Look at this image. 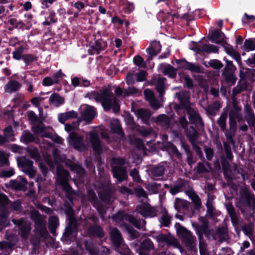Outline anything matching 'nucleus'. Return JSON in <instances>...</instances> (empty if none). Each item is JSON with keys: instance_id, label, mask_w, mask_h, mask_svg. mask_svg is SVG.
Masks as SVG:
<instances>
[{"instance_id": "obj_1", "label": "nucleus", "mask_w": 255, "mask_h": 255, "mask_svg": "<svg viewBox=\"0 0 255 255\" xmlns=\"http://www.w3.org/2000/svg\"><path fill=\"white\" fill-rule=\"evenodd\" d=\"M237 206L240 208L242 213H244L248 208H252L255 213V195L246 189L240 192L239 200Z\"/></svg>"}, {"instance_id": "obj_2", "label": "nucleus", "mask_w": 255, "mask_h": 255, "mask_svg": "<svg viewBox=\"0 0 255 255\" xmlns=\"http://www.w3.org/2000/svg\"><path fill=\"white\" fill-rule=\"evenodd\" d=\"M30 218L34 223L35 228L38 233L42 237H46L48 235L44 221L39 211L33 209L30 212Z\"/></svg>"}, {"instance_id": "obj_3", "label": "nucleus", "mask_w": 255, "mask_h": 255, "mask_svg": "<svg viewBox=\"0 0 255 255\" xmlns=\"http://www.w3.org/2000/svg\"><path fill=\"white\" fill-rule=\"evenodd\" d=\"M178 237L182 239L187 248H192L194 246L195 237L192 232L182 226L179 223H176L174 225Z\"/></svg>"}, {"instance_id": "obj_4", "label": "nucleus", "mask_w": 255, "mask_h": 255, "mask_svg": "<svg viewBox=\"0 0 255 255\" xmlns=\"http://www.w3.org/2000/svg\"><path fill=\"white\" fill-rule=\"evenodd\" d=\"M17 165L23 169L22 171L27 175L30 178H33L36 175V170L33 167V162L23 156L17 159Z\"/></svg>"}, {"instance_id": "obj_5", "label": "nucleus", "mask_w": 255, "mask_h": 255, "mask_svg": "<svg viewBox=\"0 0 255 255\" xmlns=\"http://www.w3.org/2000/svg\"><path fill=\"white\" fill-rule=\"evenodd\" d=\"M12 222L13 224L17 227L21 238L27 239L31 231L30 223L23 218L19 219H13Z\"/></svg>"}, {"instance_id": "obj_6", "label": "nucleus", "mask_w": 255, "mask_h": 255, "mask_svg": "<svg viewBox=\"0 0 255 255\" xmlns=\"http://www.w3.org/2000/svg\"><path fill=\"white\" fill-rule=\"evenodd\" d=\"M175 62L178 65L179 68L189 70L193 73H203V68L202 66L199 64L189 62L187 61L185 58L176 59Z\"/></svg>"}, {"instance_id": "obj_7", "label": "nucleus", "mask_w": 255, "mask_h": 255, "mask_svg": "<svg viewBox=\"0 0 255 255\" xmlns=\"http://www.w3.org/2000/svg\"><path fill=\"white\" fill-rule=\"evenodd\" d=\"M107 100L103 103L102 107L105 111H109L112 108L114 113H117L120 111V105L117 99L113 98V94L110 90Z\"/></svg>"}, {"instance_id": "obj_8", "label": "nucleus", "mask_w": 255, "mask_h": 255, "mask_svg": "<svg viewBox=\"0 0 255 255\" xmlns=\"http://www.w3.org/2000/svg\"><path fill=\"white\" fill-rule=\"evenodd\" d=\"M110 89L108 88H105L102 90L99 91H93L91 92H88L86 94L85 97L89 99H94L97 102L101 103L103 106V102L107 100V97L108 96V93Z\"/></svg>"}, {"instance_id": "obj_9", "label": "nucleus", "mask_w": 255, "mask_h": 255, "mask_svg": "<svg viewBox=\"0 0 255 255\" xmlns=\"http://www.w3.org/2000/svg\"><path fill=\"white\" fill-rule=\"evenodd\" d=\"M70 142L73 148L80 151H84L86 149V146L84 143V138L79 135L76 132L72 131L69 135Z\"/></svg>"}, {"instance_id": "obj_10", "label": "nucleus", "mask_w": 255, "mask_h": 255, "mask_svg": "<svg viewBox=\"0 0 255 255\" xmlns=\"http://www.w3.org/2000/svg\"><path fill=\"white\" fill-rule=\"evenodd\" d=\"M187 114L191 124L195 125L199 129L204 128V124L198 111L192 108L187 111Z\"/></svg>"}, {"instance_id": "obj_11", "label": "nucleus", "mask_w": 255, "mask_h": 255, "mask_svg": "<svg viewBox=\"0 0 255 255\" xmlns=\"http://www.w3.org/2000/svg\"><path fill=\"white\" fill-rule=\"evenodd\" d=\"M111 171L113 177L117 179L118 182L122 183L124 181H128V175L126 167L112 166Z\"/></svg>"}, {"instance_id": "obj_12", "label": "nucleus", "mask_w": 255, "mask_h": 255, "mask_svg": "<svg viewBox=\"0 0 255 255\" xmlns=\"http://www.w3.org/2000/svg\"><path fill=\"white\" fill-rule=\"evenodd\" d=\"M69 176V172L67 170L64 169L63 167L57 168V180L62 188L69 187V186H71L68 182Z\"/></svg>"}, {"instance_id": "obj_13", "label": "nucleus", "mask_w": 255, "mask_h": 255, "mask_svg": "<svg viewBox=\"0 0 255 255\" xmlns=\"http://www.w3.org/2000/svg\"><path fill=\"white\" fill-rule=\"evenodd\" d=\"M87 232L90 236L100 239L103 238L105 235L102 227L98 224L90 225L88 228Z\"/></svg>"}, {"instance_id": "obj_14", "label": "nucleus", "mask_w": 255, "mask_h": 255, "mask_svg": "<svg viewBox=\"0 0 255 255\" xmlns=\"http://www.w3.org/2000/svg\"><path fill=\"white\" fill-rule=\"evenodd\" d=\"M90 139L93 151L98 154H101L103 149L98 134L96 133H91Z\"/></svg>"}, {"instance_id": "obj_15", "label": "nucleus", "mask_w": 255, "mask_h": 255, "mask_svg": "<svg viewBox=\"0 0 255 255\" xmlns=\"http://www.w3.org/2000/svg\"><path fill=\"white\" fill-rule=\"evenodd\" d=\"M156 239L158 243H165L169 246L176 247L179 245L177 239L170 235L160 234L156 236Z\"/></svg>"}, {"instance_id": "obj_16", "label": "nucleus", "mask_w": 255, "mask_h": 255, "mask_svg": "<svg viewBox=\"0 0 255 255\" xmlns=\"http://www.w3.org/2000/svg\"><path fill=\"white\" fill-rule=\"evenodd\" d=\"M176 95L180 104L183 107V110H186L187 112L192 108L191 106L189 96L187 94L184 92H180L176 93Z\"/></svg>"}, {"instance_id": "obj_17", "label": "nucleus", "mask_w": 255, "mask_h": 255, "mask_svg": "<svg viewBox=\"0 0 255 255\" xmlns=\"http://www.w3.org/2000/svg\"><path fill=\"white\" fill-rule=\"evenodd\" d=\"M21 87L20 83L16 80L11 79L4 85V89L5 93L12 94L18 91Z\"/></svg>"}, {"instance_id": "obj_18", "label": "nucleus", "mask_w": 255, "mask_h": 255, "mask_svg": "<svg viewBox=\"0 0 255 255\" xmlns=\"http://www.w3.org/2000/svg\"><path fill=\"white\" fill-rule=\"evenodd\" d=\"M137 249L150 252L155 251V248L153 242L149 238H146L140 241Z\"/></svg>"}, {"instance_id": "obj_19", "label": "nucleus", "mask_w": 255, "mask_h": 255, "mask_svg": "<svg viewBox=\"0 0 255 255\" xmlns=\"http://www.w3.org/2000/svg\"><path fill=\"white\" fill-rule=\"evenodd\" d=\"M110 238L115 248L119 247L122 243L121 233L117 228H114L111 232Z\"/></svg>"}, {"instance_id": "obj_20", "label": "nucleus", "mask_w": 255, "mask_h": 255, "mask_svg": "<svg viewBox=\"0 0 255 255\" xmlns=\"http://www.w3.org/2000/svg\"><path fill=\"white\" fill-rule=\"evenodd\" d=\"M226 206L233 225L235 226L239 225V220L236 214L235 209L232 203H229L226 204Z\"/></svg>"}, {"instance_id": "obj_21", "label": "nucleus", "mask_w": 255, "mask_h": 255, "mask_svg": "<svg viewBox=\"0 0 255 255\" xmlns=\"http://www.w3.org/2000/svg\"><path fill=\"white\" fill-rule=\"evenodd\" d=\"M96 115L95 109L93 106H88L84 110L82 117L84 121L88 123H91L94 119Z\"/></svg>"}, {"instance_id": "obj_22", "label": "nucleus", "mask_w": 255, "mask_h": 255, "mask_svg": "<svg viewBox=\"0 0 255 255\" xmlns=\"http://www.w3.org/2000/svg\"><path fill=\"white\" fill-rule=\"evenodd\" d=\"M186 194L192 200L195 210H199L201 206V201L196 192L193 190H188L186 191Z\"/></svg>"}, {"instance_id": "obj_23", "label": "nucleus", "mask_w": 255, "mask_h": 255, "mask_svg": "<svg viewBox=\"0 0 255 255\" xmlns=\"http://www.w3.org/2000/svg\"><path fill=\"white\" fill-rule=\"evenodd\" d=\"M223 35L224 38H226L225 34L220 30L218 29H210L209 31V34L207 36L208 39L213 43L215 42L221 37Z\"/></svg>"}, {"instance_id": "obj_24", "label": "nucleus", "mask_w": 255, "mask_h": 255, "mask_svg": "<svg viewBox=\"0 0 255 255\" xmlns=\"http://www.w3.org/2000/svg\"><path fill=\"white\" fill-rule=\"evenodd\" d=\"M136 114L138 118L140 119L143 124H149V120L151 114L148 110L142 108L138 109Z\"/></svg>"}, {"instance_id": "obj_25", "label": "nucleus", "mask_w": 255, "mask_h": 255, "mask_svg": "<svg viewBox=\"0 0 255 255\" xmlns=\"http://www.w3.org/2000/svg\"><path fill=\"white\" fill-rule=\"evenodd\" d=\"M161 68L164 75H168L169 78L172 79H174L176 77V69L170 64H168L161 66Z\"/></svg>"}, {"instance_id": "obj_26", "label": "nucleus", "mask_w": 255, "mask_h": 255, "mask_svg": "<svg viewBox=\"0 0 255 255\" xmlns=\"http://www.w3.org/2000/svg\"><path fill=\"white\" fill-rule=\"evenodd\" d=\"M59 225V220L56 216H52L50 218L48 224V228L53 235H56V228Z\"/></svg>"}, {"instance_id": "obj_27", "label": "nucleus", "mask_w": 255, "mask_h": 255, "mask_svg": "<svg viewBox=\"0 0 255 255\" xmlns=\"http://www.w3.org/2000/svg\"><path fill=\"white\" fill-rule=\"evenodd\" d=\"M49 101L50 103L53 104L56 107H58L64 103V99L61 97L59 94L56 93L50 96Z\"/></svg>"}, {"instance_id": "obj_28", "label": "nucleus", "mask_w": 255, "mask_h": 255, "mask_svg": "<svg viewBox=\"0 0 255 255\" xmlns=\"http://www.w3.org/2000/svg\"><path fill=\"white\" fill-rule=\"evenodd\" d=\"M35 139L34 135L28 130H24L20 137V141L25 144L34 142Z\"/></svg>"}, {"instance_id": "obj_29", "label": "nucleus", "mask_w": 255, "mask_h": 255, "mask_svg": "<svg viewBox=\"0 0 255 255\" xmlns=\"http://www.w3.org/2000/svg\"><path fill=\"white\" fill-rule=\"evenodd\" d=\"M199 133L196 128L193 126H190L187 132V136L190 142L193 144L197 140Z\"/></svg>"}, {"instance_id": "obj_30", "label": "nucleus", "mask_w": 255, "mask_h": 255, "mask_svg": "<svg viewBox=\"0 0 255 255\" xmlns=\"http://www.w3.org/2000/svg\"><path fill=\"white\" fill-rule=\"evenodd\" d=\"M3 134V136L5 138V140H7V142L9 141H15V138H14V133L12 128L10 125L4 128Z\"/></svg>"}, {"instance_id": "obj_31", "label": "nucleus", "mask_w": 255, "mask_h": 255, "mask_svg": "<svg viewBox=\"0 0 255 255\" xmlns=\"http://www.w3.org/2000/svg\"><path fill=\"white\" fill-rule=\"evenodd\" d=\"M106 46L107 42L102 39H100L95 41V44L92 46V48L97 54H99L100 51L104 50Z\"/></svg>"}, {"instance_id": "obj_32", "label": "nucleus", "mask_w": 255, "mask_h": 255, "mask_svg": "<svg viewBox=\"0 0 255 255\" xmlns=\"http://www.w3.org/2000/svg\"><path fill=\"white\" fill-rule=\"evenodd\" d=\"M27 152L29 154L31 158L39 160L40 159V155L38 151V148L35 146H28L25 148Z\"/></svg>"}, {"instance_id": "obj_33", "label": "nucleus", "mask_w": 255, "mask_h": 255, "mask_svg": "<svg viewBox=\"0 0 255 255\" xmlns=\"http://www.w3.org/2000/svg\"><path fill=\"white\" fill-rule=\"evenodd\" d=\"M186 181L184 179L179 178V181L174 186L171 187L170 189V193L174 195L178 192L181 191L182 189L185 186Z\"/></svg>"}, {"instance_id": "obj_34", "label": "nucleus", "mask_w": 255, "mask_h": 255, "mask_svg": "<svg viewBox=\"0 0 255 255\" xmlns=\"http://www.w3.org/2000/svg\"><path fill=\"white\" fill-rule=\"evenodd\" d=\"M150 171L153 177H161L164 174L165 168L162 165H158L152 167Z\"/></svg>"}, {"instance_id": "obj_35", "label": "nucleus", "mask_w": 255, "mask_h": 255, "mask_svg": "<svg viewBox=\"0 0 255 255\" xmlns=\"http://www.w3.org/2000/svg\"><path fill=\"white\" fill-rule=\"evenodd\" d=\"M166 79L163 77H160L157 79L155 83V89L156 91L159 93L160 96H162L164 91V82Z\"/></svg>"}, {"instance_id": "obj_36", "label": "nucleus", "mask_w": 255, "mask_h": 255, "mask_svg": "<svg viewBox=\"0 0 255 255\" xmlns=\"http://www.w3.org/2000/svg\"><path fill=\"white\" fill-rule=\"evenodd\" d=\"M111 129L114 133L117 134L122 137L125 135L121 125L119 122L112 123L111 125Z\"/></svg>"}, {"instance_id": "obj_37", "label": "nucleus", "mask_w": 255, "mask_h": 255, "mask_svg": "<svg viewBox=\"0 0 255 255\" xmlns=\"http://www.w3.org/2000/svg\"><path fill=\"white\" fill-rule=\"evenodd\" d=\"M235 72H223L222 75L225 77L227 83L234 85L237 81V77L234 75Z\"/></svg>"}, {"instance_id": "obj_38", "label": "nucleus", "mask_w": 255, "mask_h": 255, "mask_svg": "<svg viewBox=\"0 0 255 255\" xmlns=\"http://www.w3.org/2000/svg\"><path fill=\"white\" fill-rule=\"evenodd\" d=\"M22 60L24 62L25 66L31 65L33 62L37 60V57L32 54H24Z\"/></svg>"}, {"instance_id": "obj_39", "label": "nucleus", "mask_w": 255, "mask_h": 255, "mask_svg": "<svg viewBox=\"0 0 255 255\" xmlns=\"http://www.w3.org/2000/svg\"><path fill=\"white\" fill-rule=\"evenodd\" d=\"M117 252L121 255H133L128 246L121 244L119 247H115Z\"/></svg>"}, {"instance_id": "obj_40", "label": "nucleus", "mask_w": 255, "mask_h": 255, "mask_svg": "<svg viewBox=\"0 0 255 255\" xmlns=\"http://www.w3.org/2000/svg\"><path fill=\"white\" fill-rule=\"evenodd\" d=\"M126 220L128 221L130 224L138 229H143L141 225V220L136 219L134 217L130 215L128 216Z\"/></svg>"}, {"instance_id": "obj_41", "label": "nucleus", "mask_w": 255, "mask_h": 255, "mask_svg": "<svg viewBox=\"0 0 255 255\" xmlns=\"http://www.w3.org/2000/svg\"><path fill=\"white\" fill-rule=\"evenodd\" d=\"M206 67L210 66L212 68L216 70H220L223 67V64L219 60L211 59L208 62V65L205 64Z\"/></svg>"}, {"instance_id": "obj_42", "label": "nucleus", "mask_w": 255, "mask_h": 255, "mask_svg": "<svg viewBox=\"0 0 255 255\" xmlns=\"http://www.w3.org/2000/svg\"><path fill=\"white\" fill-rule=\"evenodd\" d=\"M9 224L6 214L4 212L1 213L0 214V231H1L5 227H8Z\"/></svg>"}, {"instance_id": "obj_43", "label": "nucleus", "mask_w": 255, "mask_h": 255, "mask_svg": "<svg viewBox=\"0 0 255 255\" xmlns=\"http://www.w3.org/2000/svg\"><path fill=\"white\" fill-rule=\"evenodd\" d=\"M227 118V113H223L219 119L218 120V124L220 127L221 130L224 131L226 130V119Z\"/></svg>"}, {"instance_id": "obj_44", "label": "nucleus", "mask_w": 255, "mask_h": 255, "mask_svg": "<svg viewBox=\"0 0 255 255\" xmlns=\"http://www.w3.org/2000/svg\"><path fill=\"white\" fill-rule=\"evenodd\" d=\"M76 230V229L67 226L62 236L63 240L65 241H69L70 240V237L73 235L74 232H77Z\"/></svg>"}, {"instance_id": "obj_45", "label": "nucleus", "mask_w": 255, "mask_h": 255, "mask_svg": "<svg viewBox=\"0 0 255 255\" xmlns=\"http://www.w3.org/2000/svg\"><path fill=\"white\" fill-rule=\"evenodd\" d=\"M87 197L88 201L91 203L92 206L99 201L95 192L93 189H89L88 190Z\"/></svg>"}, {"instance_id": "obj_46", "label": "nucleus", "mask_w": 255, "mask_h": 255, "mask_svg": "<svg viewBox=\"0 0 255 255\" xmlns=\"http://www.w3.org/2000/svg\"><path fill=\"white\" fill-rule=\"evenodd\" d=\"M243 48L246 52L254 50H255V43L251 39H246L244 42Z\"/></svg>"}, {"instance_id": "obj_47", "label": "nucleus", "mask_w": 255, "mask_h": 255, "mask_svg": "<svg viewBox=\"0 0 255 255\" xmlns=\"http://www.w3.org/2000/svg\"><path fill=\"white\" fill-rule=\"evenodd\" d=\"M23 50L24 47L22 45L17 48L12 52L13 58L16 60H20L21 59H22Z\"/></svg>"}, {"instance_id": "obj_48", "label": "nucleus", "mask_w": 255, "mask_h": 255, "mask_svg": "<svg viewBox=\"0 0 255 255\" xmlns=\"http://www.w3.org/2000/svg\"><path fill=\"white\" fill-rule=\"evenodd\" d=\"M202 50L208 53H218L219 49L218 47L214 45L205 44L202 46Z\"/></svg>"}, {"instance_id": "obj_49", "label": "nucleus", "mask_w": 255, "mask_h": 255, "mask_svg": "<svg viewBox=\"0 0 255 255\" xmlns=\"http://www.w3.org/2000/svg\"><path fill=\"white\" fill-rule=\"evenodd\" d=\"M128 215H129L123 211H119L113 215V219L115 221L122 222L126 220Z\"/></svg>"}, {"instance_id": "obj_50", "label": "nucleus", "mask_w": 255, "mask_h": 255, "mask_svg": "<svg viewBox=\"0 0 255 255\" xmlns=\"http://www.w3.org/2000/svg\"><path fill=\"white\" fill-rule=\"evenodd\" d=\"M206 206L207 208V213L210 218H213L215 216L214 212L215 208L212 205L211 201L208 199L206 203Z\"/></svg>"}, {"instance_id": "obj_51", "label": "nucleus", "mask_w": 255, "mask_h": 255, "mask_svg": "<svg viewBox=\"0 0 255 255\" xmlns=\"http://www.w3.org/2000/svg\"><path fill=\"white\" fill-rule=\"evenodd\" d=\"M10 185L11 187L17 190L24 191L26 189L24 187V185H22L19 181L16 180H11L10 181Z\"/></svg>"}, {"instance_id": "obj_52", "label": "nucleus", "mask_w": 255, "mask_h": 255, "mask_svg": "<svg viewBox=\"0 0 255 255\" xmlns=\"http://www.w3.org/2000/svg\"><path fill=\"white\" fill-rule=\"evenodd\" d=\"M127 229L129 236L131 239H135L139 237V233L132 227L128 226L127 227Z\"/></svg>"}, {"instance_id": "obj_53", "label": "nucleus", "mask_w": 255, "mask_h": 255, "mask_svg": "<svg viewBox=\"0 0 255 255\" xmlns=\"http://www.w3.org/2000/svg\"><path fill=\"white\" fill-rule=\"evenodd\" d=\"M134 193L135 195L138 198H146L147 196L146 192L140 186H137L134 189Z\"/></svg>"}, {"instance_id": "obj_54", "label": "nucleus", "mask_w": 255, "mask_h": 255, "mask_svg": "<svg viewBox=\"0 0 255 255\" xmlns=\"http://www.w3.org/2000/svg\"><path fill=\"white\" fill-rule=\"evenodd\" d=\"M161 226L168 227L171 224V217L167 215V212H166L164 215H163L161 218L160 221Z\"/></svg>"}, {"instance_id": "obj_55", "label": "nucleus", "mask_w": 255, "mask_h": 255, "mask_svg": "<svg viewBox=\"0 0 255 255\" xmlns=\"http://www.w3.org/2000/svg\"><path fill=\"white\" fill-rule=\"evenodd\" d=\"M70 169L72 171H76L79 174L83 175L85 173L84 169L80 165L72 164L70 165Z\"/></svg>"}, {"instance_id": "obj_56", "label": "nucleus", "mask_w": 255, "mask_h": 255, "mask_svg": "<svg viewBox=\"0 0 255 255\" xmlns=\"http://www.w3.org/2000/svg\"><path fill=\"white\" fill-rule=\"evenodd\" d=\"M93 206L96 209L99 214L104 215L106 213V209L100 201L97 202L96 204L93 205Z\"/></svg>"}, {"instance_id": "obj_57", "label": "nucleus", "mask_w": 255, "mask_h": 255, "mask_svg": "<svg viewBox=\"0 0 255 255\" xmlns=\"http://www.w3.org/2000/svg\"><path fill=\"white\" fill-rule=\"evenodd\" d=\"M62 189L66 192V196L67 198L69 200L70 202H72L73 201V195L74 193V191L73 190L72 187L69 186V187H64Z\"/></svg>"}, {"instance_id": "obj_58", "label": "nucleus", "mask_w": 255, "mask_h": 255, "mask_svg": "<svg viewBox=\"0 0 255 255\" xmlns=\"http://www.w3.org/2000/svg\"><path fill=\"white\" fill-rule=\"evenodd\" d=\"M112 166H124L125 164V159L122 157H113L111 160Z\"/></svg>"}, {"instance_id": "obj_59", "label": "nucleus", "mask_w": 255, "mask_h": 255, "mask_svg": "<svg viewBox=\"0 0 255 255\" xmlns=\"http://www.w3.org/2000/svg\"><path fill=\"white\" fill-rule=\"evenodd\" d=\"M208 227L207 226L200 225L196 228V233L200 240L203 239L204 234L205 233V231L208 228Z\"/></svg>"}, {"instance_id": "obj_60", "label": "nucleus", "mask_w": 255, "mask_h": 255, "mask_svg": "<svg viewBox=\"0 0 255 255\" xmlns=\"http://www.w3.org/2000/svg\"><path fill=\"white\" fill-rule=\"evenodd\" d=\"M129 175L132 177V180L135 182H140L141 181L140 177L139 174L138 170L136 168L132 169L129 172Z\"/></svg>"}, {"instance_id": "obj_61", "label": "nucleus", "mask_w": 255, "mask_h": 255, "mask_svg": "<svg viewBox=\"0 0 255 255\" xmlns=\"http://www.w3.org/2000/svg\"><path fill=\"white\" fill-rule=\"evenodd\" d=\"M9 162L7 157L2 151L0 150V167L9 165Z\"/></svg>"}, {"instance_id": "obj_62", "label": "nucleus", "mask_w": 255, "mask_h": 255, "mask_svg": "<svg viewBox=\"0 0 255 255\" xmlns=\"http://www.w3.org/2000/svg\"><path fill=\"white\" fill-rule=\"evenodd\" d=\"M237 70L236 67L233 64V61L227 62V64L223 70V72H235Z\"/></svg>"}, {"instance_id": "obj_63", "label": "nucleus", "mask_w": 255, "mask_h": 255, "mask_svg": "<svg viewBox=\"0 0 255 255\" xmlns=\"http://www.w3.org/2000/svg\"><path fill=\"white\" fill-rule=\"evenodd\" d=\"M225 154L228 160L232 161L233 159V155L230 145L227 143H224Z\"/></svg>"}, {"instance_id": "obj_64", "label": "nucleus", "mask_w": 255, "mask_h": 255, "mask_svg": "<svg viewBox=\"0 0 255 255\" xmlns=\"http://www.w3.org/2000/svg\"><path fill=\"white\" fill-rule=\"evenodd\" d=\"M199 249L200 255H209V252L207 249V245L204 242L200 241Z\"/></svg>"}]
</instances>
